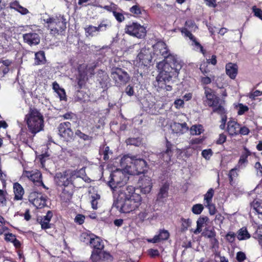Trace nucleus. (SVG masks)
Listing matches in <instances>:
<instances>
[{
    "mask_svg": "<svg viewBox=\"0 0 262 262\" xmlns=\"http://www.w3.org/2000/svg\"><path fill=\"white\" fill-rule=\"evenodd\" d=\"M237 71L238 67L236 64L229 62L226 65V73L231 79L235 78Z\"/></svg>",
    "mask_w": 262,
    "mask_h": 262,
    "instance_id": "obj_25",
    "label": "nucleus"
},
{
    "mask_svg": "<svg viewBox=\"0 0 262 262\" xmlns=\"http://www.w3.org/2000/svg\"><path fill=\"white\" fill-rule=\"evenodd\" d=\"M236 234L232 232H229L226 235V239L229 243H232L234 242Z\"/></svg>",
    "mask_w": 262,
    "mask_h": 262,
    "instance_id": "obj_57",
    "label": "nucleus"
},
{
    "mask_svg": "<svg viewBox=\"0 0 262 262\" xmlns=\"http://www.w3.org/2000/svg\"><path fill=\"white\" fill-rule=\"evenodd\" d=\"M170 127L172 133L176 134L177 136L182 135L188 130V127L186 123L173 122L171 124Z\"/></svg>",
    "mask_w": 262,
    "mask_h": 262,
    "instance_id": "obj_18",
    "label": "nucleus"
},
{
    "mask_svg": "<svg viewBox=\"0 0 262 262\" xmlns=\"http://www.w3.org/2000/svg\"><path fill=\"white\" fill-rule=\"evenodd\" d=\"M250 132L249 129L246 126H239V134L242 135H247Z\"/></svg>",
    "mask_w": 262,
    "mask_h": 262,
    "instance_id": "obj_64",
    "label": "nucleus"
},
{
    "mask_svg": "<svg viewBox=\"0 0 262 262\" xmlns=\"http://www.w3.org/2000/svg\"><path fill=\"white\" fill-rule=\"evenodd\" d=\"M149 212L146 210L140 211L137 215V219L141 222H143L147 219Z\"/></svg>",
    "mask_w": 262,
    "mask_h": 262,
    "instance_id": "obj_47",
    "label": "nucleus"
},
{
    "mask_svg": "<svg viewBox=\"0 0 262 262\" xmlns=\"http://www.w3.org/2000/svg\"><path fill=\"white\" fill-rule=\"evenodd\" d=\"M211 249L216 251L218 250L219 247V242L216 237H214L210 239Z\"/></svg>",
    "mask_w": 262,
    "mask_h": 262,
    "instance_id": "obj_50",
    "label": "nucleus"
},
{
    "mask_svg": "<svg viewBox=\"0 0 262 262\" xmlns=\"http://www.w3.org/2000/svg\"><path fill=\"white\" fill-rule=\"evenodd\" d=\"M134 157L133 161H134V166H136L137 169H139V174L144 173L145 168L146 167V162L142 159L137 158L136 156H132Z\"/></svg>",
    "mask_w": 262,
    "mask_h": 262,
    "instance_id": "obj_27",
    "label": "nucleus"
},
{
    "mask_svg": "<svg viewBox=\"0 0 262 262\" xmlns=\"http://www.w3.org/2000/svg\"><path fill=\"white\" fill-rule=\"evenodd\" d=\"M203 130V127L201 125H192L190 129V134L192 135H200Z\"/></svg>",
    "mask_w": 262,
    "mask_h": 262,
    "instance_id": "obj_40",
    "label": "nucleus"
},
{
    "mask_svg": "<svg viewBox=\"0 0 262 262\" xmlns=\"http://www.w3.org/2000/svg\"><path fill=\"white\" fill-rule=\"evenodd\" d=\"M94 68H88L85 64H81L78 68V74L77 76V80L79 87L81 88L87 80V75L93 74Z\"/></svg>",
    "mask_w": 262,
    "mask_h": 262,
    "instance_id": "obj_11",
    "label": "nucleus"
},
{
    "mask_svg": "<svg viewBox=\"0 0 262 262\" xmlns=\"http://www.w3.org/2000/svg\"><path fill=\"white\" fill-rule=\"evenodd\" d=\"M212 154L213 152L211 149H204L202 152V156L207 160L210 159Z\"/></svg>",
    "mask_w": 262,
    "mask_h": 262,
    "instance_id": "obj_53",
    "label": "nucleus"
},
{
    "mask_svg": "<svg viewBox=\"0 0 262 262\" xmlns=\"http://www.w3.org/2000/svg\"><path fill=\"white\" fill-rule=\"evenodd\" d=\"M10 8L15 10L22 15H26L29 13V10L27 8L21 6L17 1H14L10 3Z\"/></svg>",
    "mask_w": 262,
    "mask_h": 262,
    "instance_id": "obj_29",
    "label": "nucleus"
},
{
    "mask_svg": "<svg viewBox=\"0 0 262 262\" xmlns=\"http://www.w3.org/2000/svg\"><path fill=\"white\" fill-rule=\"evenodd\" d=\"M246 255L243 252H238L236 254V259L239 261L242 262L244 261L246 259Z\"/></svg>",
    "mask_w": 262,
    "mask_h": 262,
    "instance_id": "obj_63",
    "label": "nucleus"
},
{
    "mask_svg": "<svg viewBox=\"0 0 262 262\" xmlns=\"http://www.w3.org/2000/svg\"><path fill=\"white\" fill-rule=\"evenodd\" d=\"M74 99L76 101L86 102L89 100V97L84 91H78L75 94Z\"/></svg>",
    "mask_w": 262,
    "mask_h": 262,
    "instance_id": "obj_32",
    "label": "nucleus"
},
{
    "mask_svg": "<svg viewBox=\"0 0 262 262\" xmlns=\"http://www.w3.org/2000/svg\"><path fill=\"white\" fill-rule=\"evenodd\" d=\"M100 153L103 155V159L104 160H107L109 159V155H111L112 152L110 150L108 146H106L100 149Z\"/></svg>",
    "mask_w": 262,
    "mask_h": 262,
    "instance_id": "obj_45",
    "label": "nucleus"
},
{
    "mask_svg": "<svg viewBox=\"0 0 262 262\" xmlns=\"http://www.w3.org/2000/svg\"><path fill=\"white\" fill-rule=\"evenodd\" d=\"M89 245L95 249V250H101L104 247L102 240L94 234Z\"/></svg>",
    "mask_w": 262,
    "mask_h": 262,
    "instance_id": "obj_31",
    "label": "nucleus"
},
{
    "mask_svg": "<svg viewBox=\"0 0 262 262\" xmlns=\"http://www.w3.org/2000/svg\"><path fill=\"white\" fill-rule=\"evenodd\" d=\"M21 178H27L35 185L41 186L43 188L48 189V188L45 185L42 181L41 173L37 169L32 170H24Z\"/></svg>",
    "mask_w": 262,
    "mask_h": 262,
    "instance_id": "obj_9",
    "label": "nucleus"
},
{
    "mask_svg": "<svg viewBox=\"0 0 262 262\" xmlns=\"http://www.w3.org/2000/svg\"><path fill=\"white\" fill-rule=\"evenodd\" d=\"M110 26V23L106 21H102L98 27L90 25L84 28L87 36H93L100 31H105Z\"/></svg>",
    "mask_w": 262,
    "mask_h": 262,
    "instance_id": "obj_13",
    "label": "nucleus"
},
{
    "mask_svg": "<svg viewBox=\"0 0 262 262\" xmlns=\"http://www.w3.org/2000/svg\"><path fill=\"white\" fill-rule=\"evenodd\" d=\"M204 206L208 208L210 215H214L215 214L216 210L214 204L212 203L204 204Z\"/></svg>",
    "mask_w": 262,
    "mask_h": 262,
    "instance_id": "obj_51",
    "label": "nucleus"
},
{
    "mask_svg": "<svg viewBox=\"0 0 262 262\" xmlns=\"http://www.w3.org/2000/svg\"><path fill=\"white\" fill-rule=\"evenodd\" d=\"M113 15L116 20L119 22H122L124 20V16L122 12L118 11V9L113 12Z\"/></svg>",
    "mask_w": 262,
    "mask_h": 262,
    "instance_id": "obj_49",
    "label": "nucleus"
},
{
    "mask_svg": "<svg viewBox=\"0 0 262 262\" xmlns=\"http://www.w3.org/2000/svg\"><path fill=\"white\" fill-rule=\"evenodd\" d=\"M204 206L201 204H196L192 206L191 211L194 214H200L204 210Z\"/></svg>",
    "mask_w": 262,
    "mask_h": 262,
    "instance_id": "obj_42",
    "label": "nucleus"
},
{
    "mask_svg": "<svg viewBox=\"0 0 262 262\" xmlns=\"http://www.w3.org/2000/svg\"><path fill=\"white\" fill-rule=\"evenodd\" d=\"M251 152L246 147H244V150L242 151L239 159L236 165V167L240 168H243L246 167L248 164V157L251 155Z\"/></svg>",
    "mask_w": 262,
    "mask_h": 262,
    "instance_id": "obj_20",
    "label": "nucleus"
},
{
    "mask_svg": "<svg viewBox=\"0 0 262 262\" xmlns=\"http://www.w3.org/2000/svg\"><path fill=\"white\" fill-rule=\"evenodd\" d=\"M237 169H239V168H237L236 166L234 168L232 169L229 171L228 176H229L230 182H231L235 178L237 177V176H238V173L237 172Z\"/></svg>",
    "mask_w": 262,
    "mask_h": 262,
    "instance_id": "obj_52",
    "label": "nucleus"
},
{
    "mask_svg": "<svg viewBox=\"0 0 262 262\" xmlns=\"http://www.w3.org/2000/svg\"><path fill=\"white\" fill-rule=\"evenodd\" d=\"M73 193V186L72 185L68 187H64L62 189V191L60 194V197L63 201L67 202L70 201L72 198Z\"/></svg>",
    "mask_w": 262,
    "mask_h": 262,
    "instance_id": "obj_28",
    "label": "nucleus"
},
{
    "mask_svg": "<svg viewBox=\"0 0 262 262\" xmlns=\"http://www.w3.org/2000/svg\"><path fill=\"white\" fill-rule=\"evenodd\" d=\"M84 172V170L81 169L79 171H67L63 173H57L55 177V181L59 186H70L76 179H81L80 174Z\"/></svg>",
    "mask_w": 262,
    "mask_h": 262,
    "instance_id": "obj_6",
    "label": "nucleus"
},
{
    "mask_svg": "<svg viewBox=\"0 0 262 262\" xmlns=\"http://www.w3.org/2000/svg\"><path fill=\"white\" fill-rule=\"evenodd\" d=\"M102 251L101 250H94L91 256V259L93 262L101 261Z\"/></svg>",
    "mask_w": 262,
    "mask_h": 262,
    "instance_id": "obj_35",
    "label": "nucleus"
},
{
    "mask_svg": "<svg viewBox=\"0 0 262 262\" xmlns=\"http://www.w3.org/2000/svg\"><path fill=\"white\" fill-rule=\"evenodd\" d=\"M252 11L255 16L262 20V10L260 9L256 8V6H253Z\"/></svg>",
    "mask_w": 262,
    "mask_h": 262,
    "instance_id": "obj_58",
    "label": "nucleus"
},
{
    "mask_svg": "<svg viewBox=\"0 0 262 262\" xmlns=\"http://www.w3.org/2000/svg\"><path fill=\"white\" fill-rule=\"evenodd\" d=\"M103 9L110 12H113L118 9V7L114 4H111L110 5L105 6L103 7Z\"/></svg>",
    "mask_w": 262,
    "mask_h": 262,
    "instance_id": "obj_62",
    "label": "nucleus"
},
{
    "mask_svg": "<svg viewBox=\"0 0 262 262\" xmlns=\"http://www.w3.org/2000/svg\"><path fill=\"white\" fill-rule=\"evenodd\" d=\"M214 190L210 188L204 195V204L212 203Z\"/></svg>",
    "mask_w": 262,
    "mask_h": 262,
    "instance_id": "obj_39",
    "label": "nucleus"
},
{
    "mask_svg": "<svg viewBox=\"0 0 262 262\" xmlns=\"http://www.w3.org/2000/svg\"><path fill=\"white\" fill-rule=\"evenodd\" d=\"M169 233L165 229L160 230L158 235H156L152 238L147 239L149 243H156L162 241L166 240L169 238Z\"/></svg>",
    "mask_w": 262,
    "mask_h": 262,
    "instance_id": "obj_23",
    "label": "nucleus"
},
{
    "mask_svg": "<svg viewBox=\"0 0 262 262\" xmlns=\"http://www.w3.org/2000/svg\"><path fill=\"white\" fill-rule=\"evenodd\" d=\"M262 92L259 90H256L254 92L250 93L248 95L249 97L252 100H255L258 96H261Z\"/></svg>",
    "mask_w": 262,
    "mask_h": 262,
    "instance_id": "obj_59",
    "label": "nucleus"
},
{
    "mask_svg": "<svg viewBox=\"0 0 262 262\" xmlns=\"http://www.w3.org/2000/svg\"><path fill=\"white\" fill-rule=\"evenodd\" d=\"M235 107L237 110L238 115H242L249 110V107L242 103H238L235 105Z\"/></svg>",
    "mask_w": 262,
    "mask_h": 262,
    "instance_id": "obj_43",
    "label": "nucleus"
},
{
    "mask_svg": "<svg viewBox=\"0 0 262 262\" xmlns=\"http://www.w3.org/2000/svg\"><path fill=\"white\" fill-rule=\"evenodd\" d=\"M112 77L118 86L126 84L129 80L127 73L120 68H116L113 70Z\"/></svg>",
    "mask_w": 262,
    "mask_h": 262,
    "instance_id": "obj_10",
    "label": "nucleus"
},
{
    "mask_svg": "<svg viewBox=\"0 0 262 262\" xmlns=\"http://www.w3.org/2000/svg\"><path fill=\"white\" fill-rule=\"evenodd\" d=\"M138 185L142 193H148L151 191L152 186L151 179L149 177L144 174L140 178Z\"/></svg>",
    "mask_w": 262,
    "mask_h": 262,
    "instance_id": "obj_15",
    "label": "nucleus"
},
{
    "mask_svg": "<svg viewBox=\"0 0 262 262\" xmlns=\"http://www.w3.org/2000/svg\"><path fill=\"white\" fill-rule=\"evenodd\" d=\"M25 41L30 45H36L39 43L40 37L37 33H29L23 35Z\"/></svg>",
    "mask_w": 262,
    "mask_h": 262,
    "instance_id": "obj_22",
    "label": "nucleus"
},
{
    "mask_svg": "<svg viewBox=\"0 0 262 262\" xmlns=\"http://www.w3.org/2000/svg\"><path fill=\"white\" fill-rule=\"evenodd\" d=\"M85 216L82 214H78L75 218V222L79 225H81L84 223Z\"/></svg>",
    "mask_w": 262,
    "mask_h": 262,
    "instance_id": "obj_61",
    "label": "nucleus"
},
{
    "mask_svg": "<svg viewBox=\"0 0 262 262\" xmlns=\"http://www.w3.org/2000/svg\"><path fill=\"white\" fill-rule=\"evenodd\" d=\"M101 255V261L110 262L113 260V257L110 253L104 251H102Z\"/></svg>",
    "mask_w": 262,
    "mask_h": 262,
    "instance_id": "obj_48",
    "label": "nucleus"
},
{
    "mask_svg": "<svg viewBox=\"0 0 262 262\" xmlns=\"http://www.w3.org/2000/svg\"><path fill=\"white\" fill-rule=\"evenodd\" d=\"M129 10L132 13L137 16H139L141 13V9L138 5L133 6L130 8Z\"/></svg>",
    "mask_w": 262,
    "mask_h": 262,
    "instance_id": "obj_55",
    "label": "nucleus"
},
{
    "mask_svg": "<svg viewBox=\"0 0 262 262\" xmlns=\"http://www.w3.org/2000/svg\"><path fill=\"white\" fill-rule=\"evenodd\" d=\"M202 234L204 237L209 238L210 239L216 237V232L213 228H205Z\"/></svg>",
    "mask_w": 262,
    "mask_h": 262,
    "instance_id": "obj_41",
    "label": "nucleus"
},
{
    "mask_svg": "<svg viewBox=\"0 0 262 262\" xmlns=\"http://www.w3.org/2000/svg\"><path fill=\"white\" fill-rule=\"evenodd\" d=\"M169 189V184L167 183H164L160 189L158 194L159 198H165L168 195V190Z\"/></svg>",
    "mask_w": 262,
    "mask_h": 262,
    "instance_id": "obj_38",
    "label": "nucleus"
},
{
    "mask_svg": "<svg viewBox=\"0 0 262 262\" xmlns=\"http://www.w3.org/2000/svg\"><path fill=\"white\" fill-rule=\"evenodd\" d=\"M208 220L207 217H200L196 221V228L193 231L194 234H198L202 231V228L204 224L206 223Z\"/></svg>",
    "mask_w": 262,
    "mask_h": 262,
    "instance_id": "obj_33",
    "label": "nucleus"
},
{
    "mask_svg": "<svg viewBox=\"0 0 262 262\" xmlns=\"http://www.w3.org/2000/svg\"><path fill=\"white\" fill-rule=\"evenodd\" d=\"M182 229L183 231H186L190 227L192 224V221L190 219H182Z\"/></svg>",
    "mask_w": 262,
    "mask_h": 262,
    "instance_id": "obj_46",
    "label": "nucleus"
},
{
    "mask_svg": "<svg viewBox=\"0 0 262 262\" xmlns=\"http://www.w3.org/2000/svg\"><path fill=\"white\" fill-rule=\"evenodd\" d=\"M254 208L256 211L262 214V201H257L254 204Z\"/></svg>",
    "mask_w": 262,
    "mask_h": 262,
    "instance_id": "obj_56",
    "label": "nucleus"
},
{
    "mask_svg": "<svg viewBox=\"0 0 262 262\" xmlns=\"http://www.w3.org/2000/svg\"><path fill=\"white\" fill-rule=\"evenodd\" d=\"M126 143L127 144L139 146L140 144V141L137 139L129 138L126 140Z\"/></svg>",
    "mask_w": 262,
    "mask_h": 262,
    "instance_id": "obj_60",
    "label": "nucleus"
},
{
    "mask_svg": "<svg viewBox=\"0 0 262 262\" xmlns=\"http://www.w3.org/2000/svg\"><path fill=\"white\" fill-rule=\"evenodd\" d=\"M45 55L42 51L37 52L35 54V63L36 64H43L45 62Z\"/></svg>",
    "mask_w": 262,
    "mask_h": 262,
    "instance_id": "obj_37",
    "label": "nucleus"
},
{
    "mask_svg": "<svg viewBox=\"0 0 262 262\" xmlns=\"http://www.w3.org/2000/svg\"><path fill=\"white\" fill-rule=\"evenodd\" d=\"M53 216V213L51 211H48L46 215L42 217L40 219H38L39 221V224L42 229L46 230L51 228V224L50 222Z\"/></svg>",
    "mask_w": 262,
    "mask_h": 262,
    "instance_id": "obj_24",
    "label": "nucleus"
},
{
    "mask_svg": "<svg viewBox=\"0 0 262 262\" xmlns=\"http://www.w3.org/2000/svg\"><path fill=\"white\" fill-rule=\"evenodd\" d=\"M13 192L14 194V200H21L23 198L25 191L22 186L18 183L13 184Z\"/></svg>",
    "mask_w": 262,
    "mask_h": 262,
    "instance_id": "obj_26",
    "label": "nucleus"
},
{
    "mask_svg": "<svg viewBox=\"0 0 262 262\" xmlns=\"http://www.w3.org/2000/svg\"><path fill=\"white\" fill-rule=\"evenodd\" d=\"M108 185L117 195L114 206L121 213H128L138 209L142 204L141 195L136 192L135 187L132 186L124 187L129 177L124 171L117 169L110 175Z\"/></svg>",
    "mask_w": 262,
    "mask_h": 262,
    "instance_id": "obj_1",
    "label": "nucleus"
},
{
    "mask_svg": "<svg viewBox=\"0 0 262 262\" xmlns=\"http://www.w3.org/2000/svg\"><path fill=\"white\" fill-rule=\"evenodd\" d=\"M93 237V234L88 232H83L80 235V241L86 245H89Z\"/></svg>",
    "mask_w": 262,
    "mask_h": 262,
    "instance_id": "obj_36",
    "label": "nucleus"
},
{
    "mask_svg": "<svg viewBox=\"0 0 262 262\" xmlns=\"http://www.w3.org/2000/svg\"><path fill=\"white\" fill-rule=\"evenodd\" d=\"M26 122L28 130L35 135L43 129L44 118L40 112L35 108H30L25 115Z\"/></svg>",
    "mask_w": 262,
    "mask_h": 262,
    "instance_id": "obj_4",
    "label": "nucleus"
},
{
    "mask_svg": "<svg viewBox=\"0 0 262 262\" xmlns=\"http://www.w3.org/2000/svg\"><path fill=\"white\" fill-rule=\"evenodd\" d=\"M239 124L234 120H230L227 123V131L230 136L239 134Z\"/></svg>",
    "mask_w": 262,
    "mask_h": 262,
    "instance_id": "obj_21",
    "label": "nucleus"
},
{
    "mask_svg": "<svg viewBox=\"0 0 262 262\" xmlns=\"http://www.w3.org/2000/svg\"><path fill=\"white\" fill-rule=\"evenodd\" d=\"M71 127V124L69 122L60 123L58 126L59 135L67 140L72 139L74 134Z\"/></svg>",
    "mask_w": 262,
    "mask_h": 262,
    "instance_id": "obj_14",
    "label": "nucleus"
},
{
    "mask_svg": "<svg viewBox=\"0 0 262 262\" xmlns=\"http://www.w3.org/2000/svg\"><path fill=\"white\" fill-rule=\"evenodd\" d=\"M256 174L258 177H262V165L261 164L257 162H256L254 165Z\"/></svg>",
    "mask_w": 262,
    "mask_h": 262,
    "instance_id": "obj_54",
    "label": "nucleus"
},
{
    "mask_svg": "<svg viewBox=\"0 0 262 262\" xmlns=\"http://www.w3.org/2000/svg\"><path fill=\"white\" fill-rule=\"evenodd\" d=\"M46 27L53 35L58 34L67 28V20L63 15L56 14L43 18Z\"/></svg>",
    "mask_w": 262,
    "mask_h": 262,
    "instance_id": "obj_5",
    "label": "nucleus"
},
{
    "mask_svg": "<svg viewBox=\"0 0 262 262\" xmlns=\"http://www.w3.org/2000/svg\"><path fill=\"white\" fill-rule=\"evenodd\" d=\"M155 53L157 55H161L165 59L170 54L167 47L165 42L163 41H160L157 42L156 45L153 46Z\"/></svg>",
    "mask_w": 262,
    "mask_h": 262,
    "instance_id": "obj_17",
    "label": "nucleus"
},
{
    "mask_svg": "<svg viewBox=\"0 0 262 262\" xmlns=\"http://www.w3.org/2000/svg\"><path fill=\"white\" fill-rule=\"evenodd\" d=\"M204 89L205 97L203 98V103L206 106L212 107L213 112L224 115L222 118L220 128L221 129H224L225 128L227 117L226 115H224L226 114V111L223 105V102L214 94L212 90L208 87H205Z\"/></svg>",
    "mask_w": 262,
    "mask_h": 262,
    "instance_id": "obj_3",
    "label": "nucleus"
},
{
    "mask_svg": "<svg viewBox=\"0 0 262 262\" xmlns=\"http://www.w3.org/2000/svg\"><path fill=\"white\" fill-rule=\"evenodd\" d=\"M137 61L139 60V63L143 65L148 64L151 60V56L148 50L143 48L138 54L137 57Z\"/></svg>",
    "mask_w": 262,
    "mask_h": 262,
    "instance_id": "obj_19",
    "label": "nucleus"
},
{
    "mask_svg": "<svg viewBox=\"0 0 262 262\" xmlns=\"http://www.w3.org/2000/svg\"><path fill=\"white\" fill-rule=\"evenodd\" d=\"M29 201L37 208H41L46 205V199L41 193L36 191L30 193Z\"/></svg>",
    "mask_w": 262,
    "mask_h": 262,
    "instance_id": "obj_12",
    "label": "nucleus"
},
{
    "mask_svg": "<svg viewBox=\"0 0 262 262\" xmlns=\"http://www.w3.org/2000/svg\"><path fill=\"white\" fill-rule=\"evenodd\" d=\"M100 196L97 193H94L91 195V205L94 209L98 208V201L100 200Z\"/></svg>",
    "mask_w": 262,
    "mask_h": 262,
    "instance_id": "obj_44",
    "label": "nucleus"
},
{
    "mask_svg": "<svg viewBox=\"0 0 262 262\" xmlns=\"http://www.w3.org/2000/svg\"><path fill=\"white\" fill-rule=\"evenodd\" d=\"M134 157L129 155L123 156L120 161V164L124 167L123 171L130 175H139V169H137L136 166H134Z\"/></svg>",
    "mask_w": 262,
    "mask_h": 262,
    "instance_id": "obj_8",
    "label": "nucleus"
},
{
    "mask_svg": "<svg viewBox=\"0 0 262 262\" xmlns=\"http://www.w3.org/2000/svg\"><path fill=\"white\" fill-rule=\"evenodd\" d=\"M237 237L238 240H245L250 237V235L245 228L240 229L237 232Z\"/></svg>",
    "mask_w": 262,
    "mask_h": 262,
    "instance_id": "obj_34",
    "label": "nucleus"
},
{
    "mask_svg": "<svg viewBox=\"0 0 262 262\" xmlns=\"http://www.w3.org/2000/svg\"><path fill=\"white\" fill-rule=\"evenodd\" d=\"M125 32L138 38H143L146 34V27L137 23H132L126 26Z\"/></svg>",
    "mask_w": 262,
    "mask_h": 262,
    "instance_id": "obj_7",
    "label": "nucleus"
},
{
    "mask_svg": "<svg viewBox=\"0 0 262 262\" xmlns=\"http://www.w3.org/2000/svg\"><path fill=\"white\" fill-rule=\"evenodd\" d=\"M159 74L157 80L160 82L169 81L173 76H177L182 64L176 55L170 54L157 66Z\"/></svg>",
    "mask_w": 262,
    "mask_h": 262,
    "instance_id": "obj_2",
    "label": "nucleus"
},
{
    "mask_svg": "<svg viewBox=\"0 0 262 262\" xmlns=\"http://www.w3.org/2000/svg\"><path fill=\"white\" fill-rule=\"evenodd\" d=\"M181 31L185 37H187L192 41L191 45L195 47V50L199 51L204 55L205 54V50L203 49V46L196 40L195 37L189 31L187 28H182Z\"/></svg>",
    "mask_w": 262,
    "mask_h": 262,
    "instance_id": "obj_16",
    "label": "nucleus"
},
{
    "mask_svg": "<svg viewBox=\"0 0 262 262\" xmlns=\"http://www.w3.org/2000/svg\"><path fill=\"white\" fill-rule=\"evenodd\" d=\"M167 149L165 151L161 153L159 155L160 158L161 159V160L165 162L166 163H168L171 160V157L172 156V151L171 149V146L169 144V142L167 143L166 145Z\"/></svg>",
    "mask_w": 262,
    "mask_h": 262,
    "instance_id": "obj_30",
    "label": "nucleus"
}]
</instances>
